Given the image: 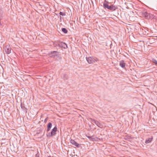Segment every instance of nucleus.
Wrapping results in <instances>:
<instances>
[{"label":"nucleus","instance_id":"f257e3e1","mask_svg":"<svg viewBox=\"0 0 157 157\" xmlns=\"http://www.w3.org/2000/svg\"><path fill=\"white\" fill-rule=\"evenodd\" d=\"M52 126V124L51 122L48 123L47 125V129L46 131L47 132V136L48 137H50L55 136L56 134V132L57 131V128L56 126H55L52 130L51 132H48L50 130Z\"/></svg>","mask_w":157,"mask_h":157},{"label":"nucleus","instance_id":"f03ea898","mask_svg":"<svg viewBox=\"0 0 157 157\" xmlns=\"http://www.w3.org/2000/svg\"><path fill=\"white\" fill-rule=\"evenodd\" d=\"M109 2L108 1L105 0L103 4V7L105 9H107L112 11H114L117 9V7L115 5L111 4L109 6Z\"/></svg>","mask_w":157,"mask_h":157},{"label":"nucleus","instance_id":"7ed1b4c3","mask_svg":"<svg viewBox=\"0 0 157 157\" xmlns=\"http://www.w3.org/2000/svg\"><path fill=\"white\" fill-rule=\"evenodd\" d=\"M86 59L89 64L93 63L98 61L97 58L93 56L86 57Z\"/></svg>","mask_w":157,"mask_h":157},{"label":"nucleus","instance_id":"20e7f679","mask_svg":"<svg viewBox=\"0 0 157 157\" xmlns=\"http://www.w3.org/2000/svg\"><path fill=\"white\" fill-rule=\"evenodd\" d=\"M53 45L55 47L58 46L60 48H63L64 49H66L67 48V44L63 42L58 44L57 42H55L54 43Z\"/></svg>","mask_w":157,"mask_h":157},{"label":"nucleus","instance_id":"39448f33","mask_svg":"<svg viewBox=\"0 0 157 157\" xmlns=\"http://www.w3.org/2000/svg\"><path fill=\"white\" fill-rule=\"evenodd\" d=\"M48 55L51 57L55 58L56 56L59 55V53L57 51H54L49 52L48 53Z\"/></svg>","mask_w":157,"mask_h":157},{"label":"nucleus","instance_id":"423d86ee","mask_svg":"<svg viewBox=\"0 0 157 157\" xmlns=\"http://www.w3.org/2000/svg\"><path fill=\"white\" fill-rule=\"evenodd\" d=\"M142 15L143 17H144L145 19H149V15H150V13H148L147 12H142Z\"/></svg>","mask_w":157,"mask_h":157},{"label":"nucleus","instance_id":"0eeeda50","mask_svg":"<svg viewBox=\"0 0 157 157\" xmlns=\"http://www.w3.org/2000/svg\"><path fill=\"white\" fill-rule=\"evenodd\" d=\"M70 143L73 145L77 147H79L81 146V145L77 143L74 140L71 139L70 140Z\"/></svg>","mask_w":157,"mask_h":157},{"label":"nucleus","instance_id":"6e6552de","mask_svg":"<svg viewBox=\"0 0 157 157\" xmlns=\"http://www.w3.org/2000/svg\"><path fill=\"white\" fill-rule=\"evenodd\" d=\"M91 121L93 123L95 124L97 126L99 127L102 128L103 127V125L102 124L99 122L95 120H92Z\"/></svg>","mask_w":157,"mask_h":157},{"label":"nucleus","instance_id":"1a4fd4ad","mask_svg":"<svg viewBox=\"0 0 157 157\" xmlns=\"http://www.w3.org/2000/svg\"><path fill=\"white\" fill-rule=\"evenodd\" d=\"M126 63L123 60H121L119 62V65L122 68L125 67Z\"/></svg>","mask_w":157,"mask_h":157},{"label":"nucleus","instance_id":"9d476101","mask_svg":"<svg viewBox=\"0 0 157 157\" xmlns=\"http://www.w3.org/2000/svg\"><path fill=\"white\" fill-rule=\"evenodd\" d=\"M149 16V19H155V20L156 19V17L152 14L150 13Z\"/></svg>","mask_w":157,"mask_h":157},{"label":"nucleus","instance_id":"9b49d317","mask_svg":"<svg viewBox=\"0 0 157 157\" xmlns=\"http://www.w3.org/2000/svg\"><path fill=\"white\" fill-rule=\"evenodd\" d=\"M61 77L64 80H67V79L68 78V77L67 75L65 74L62 75Z\"/></svg>","mask_w":157,"mask_h":157},{"label":"nucleus","instance_id":"f8f14e48","mask_svg":"<svg viewBox=\"0 0 157 157\" xmlns=\"http://www.w3.org/2000/svg\"><path fill=\"white\" fill-rule=\"evenodd\" d=\"M152 139V138H149L147 139L145 141V143L146 144H148L151 142Z\"/></svg>","mask_w":157,"mask_h":157},{"label":"nucleus","instance_id":"ddd939ff","mask_svg":"<svg viewBox=\"0 0 157 157\" xmlns=\"http://www.w3.org/2000/svg\"><path fill=\"white\" fill-rule=\"evenodd\" d=\"M11 50H3V52H5L7 54H9L11 52Z\"/></svg>","mask_w":157,"mask_h":157},{"label":"nucleus","instance_id":"4468645a","mask_svg":"<svg viewBox=\"0 0 157 157\" xmlns=\"http://www.w3.org/2000/svg\"><path fill=\"white\" fill-rule=\"evenodd\" d=\"M90 140H91L92 141H96V138L94 137L93 136H91L90 137Z\"/></svg>","mask_w":157,"mask_h":157},{"label":"nucleus","instance_id":"2eb2a0df","mask_svg":"<svg viewBox=\"0 0 157 157\" xmlns=\"http://www.w3.org/2000/svg\"><path fill=\"white\" fill-rule=\"evenodd\" d=\"M62 31L65 33H67V30L65 28H63L62 29Z\"/></svg>","mask_w":157,"mask_h":157},{"label":"nucleus","instance_id":"dca6fc26","mask_svg":"<svg viewBox=\"0 0 157 157\" xmlns=\"http://www.w3.org/2000/svg\"><path fill=\"white\" fill-rule=\"evenodd\" d=\"M152 61L153 63H155L156 65L157 66V61L155 59H152Z\"/></svg>","mask_w":157,"mask_h":157},{"label":"nucleus","instance_id":"f3484780","mask_svg":"<svg viewBox=\"0 0 157 157\" xmlns=\"http://www.w3.org/2000/svg\"><path fill=\"white\" fill-rule=\"evenodd\" d=\"M59 14L60 15H62V16H64L66 15L65 13H63L61 12H60Z\"/></svg>","mask_w":157,"mask_h":157},{"label":"nucleus","instance_id":"a211bd4d","mask_svg":"<svg viewBox=\"0 0 157 157\" xmlns=\"http://www.w3.org/2000/svg\"><path fill=\"white\" fill-rule=\"evenodd\" d=\"M42 130V129L41 128H40V129H39L38 130L37 132V134H39L40 133Z\"/></svg>","mask_w":157,"mask_h":157},{"label":"nucleus","instance_id":"6ab92c4d","mask_svg":"<svg viewBox=\"0 0 157 157\" xmlns=\"http://www.w3.org/2000/svg\"><path fill=\"white\" fill-rule=\"evenodd\" d=\"M48 118H46L44 120V123H46V122H47V120H48Z\"/></svg>","mask_w":157,"mask_h":157},{"label":"nucleus","instance_id":"aec40b11","mask_svg":"<svg viewBox=\"0 0 157 157\" xmlns=\"http://www.w3.org/2000/svg\"><path fill=\"white\" fill-rule=\"evenodd\" d=\"M21 107L22 109H23L24 106H23L22 103H21Z\"/></svg>","mask_w":157,"mask_h":157},{"label":"nucleus","instance_id":"412c9836","mask_svg":"<svg viewBox=\"0 0 157 157\" xmlns=\"http://www.w3.org/2000/svg\"><path fill=\"white\" fill-rule=\"evenodd\" d=\"M86 136L89 139V140L90 139V137L91 136Z\"/></svg>","mask_w":157,"mask_h":157},{"label":"nucleus","instance_id":"4be33fe9","mask_svg":"<svg viewBox=\"0 0 157 157\" xmlns=\"http://www.w3.org/2000/svg\"><path fill=\"white\" fill-rule=\"evenodd\" d=\"M36 157H40L38 155V154H36Z\"/></svg>","mask_w":157,"mask_h":157},{"label":"nucleus","instance_id":"5701e85b","mask_svg":"<svg viewBox=\"0 0 157 157\" xmlns=\"http://www.w3.org/2000/svg\"><path fill=\"white\" fill-rule=\"evenodd\" d=\"M112 44H111L110 45V48H112Z\"/></svg>","mask_w":157,"mask_h":157},{"label":"nucleus","instance_id":"b1692460","mask_svg":"<svg viewBox=\"0 0 157 157\" xmlns=\"http://www.w3.org/2000/svg\"><path fill=\"white\" fill-rule=\"evenodd\" d=\"M61 17L60 16V18H61Z\"/></svg>","mask_w":157,"mask_h":157},{"label":"nucleus","instance_id":"393cba45","mask_svg":"<svg viewBox=\"0 0 157 157\" xmlns=\"http://www.w3.org/2000/svg\"><path fill=\"white\" fill-rule=\"evenodd\" d=\"M49 157H51V156H49Z\"/></svg>","mask_w":157,"mask_h":157}]
</instances>
